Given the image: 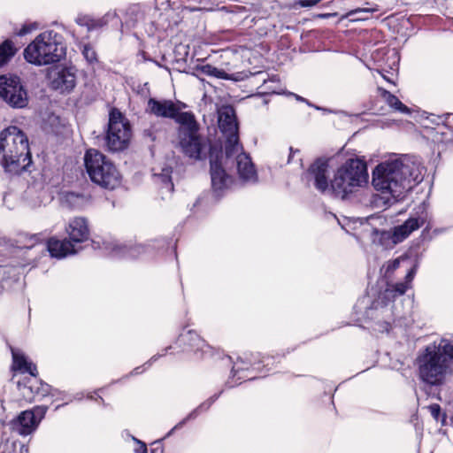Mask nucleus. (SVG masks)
<instances>
[{"label": "nucleus", "mask_w": 453, "mask_h": 453, "mask_svg": "<svg viewBox=\"0 0 453 453\" xmlns=\"http://www.w3.org/2000/svg\"><path fill=\"white\" fill-rule=\"evenodd\" d=\"M0 165L10 174H19L32 164L27 134L16 126L0 132Z\"/></svg>", "instance_id": "f03ea898"}, {"label": "nucleus", "mask_w": 453, "mask_h": 453, "mask_svg": "<svg viewBox=\"0 0 453 453\" xmlns=\"http://www.w3.org/2000/svg\"><path fill=\"white\" fill-rule=\"evenodd\" d=\"M292 153H293V149H292V148H290V156H289V157H288V163H289V162H290V159H291V157H292Z\"/></svg>", "instance_id": "49530a36"}, {"label": "nucleus", "mask_w": 453, "mask_h": 453, "mask_svg": "<svg viewBox=\"0 0 453 453\" xmlns=\"http://www.w3.org/2000/svg\"><path fill=\"white\" fill-rule=\"evenodd\" d=\"M334 15H336V14L335 13H333V14L327 13V14H324L323 17L328 18V17L334 16Z\"/></svg>", "instance_id": "a18cd8bd"}, {"label": "nucleus", "mask_w": 453, "mask_h": 453, "mask_svg": "<svg viewBox=\"0 0 453 453\" xmlns=\"http://www.w3.org/2000/svg\"><path fill=\"white\" fill-rule=\"evenodd\" d=\"M171 169L162 168L160 173L157 172L156 168H153V175L157 179V181L162 184V188L166 189L168 192L173 191V185L171 180Z\"/></svg>", "instance_id": "a878e982"}, {"label": "nucleus", "mask_w": 453, "mask_h": 453, "mask_svg": "<svg viewBox=\"0 0 453 453\" xmlns=\"http://www.w3.org/2000/svg\"><path fill=\"white\" fill-rule=\"evenodd\" d=\"M63 37L53 30L38 35L24 50L25 59L35 65L58 62L65 56Z\"/></svg>", "instance_id": "20e7f679"}, {"label": "nucleus", "mask_w": 453, "mask_h": 453, "mask_svg": "<svg viewBox=\"0 0 453 453\" xmlns=\"http://www.w3.org/2000/svg\"><path fill=\"white\" fill-rule=\"evenodd\" d=\"M327 171L328 163L324 159L317 160L309 169V173L314 178L315 187L322 192L326 190L331 191L327 181Z\"/></svg>", "instance_id": "6ab92c4d"}, {"label": "nucleus", "mask_w": 453, "mask_h": 453, "mask_svg": "<svg viewBox=\"0 0 453 453\" xmlns=\"http://www.w3.org/2000/svg\"><path fill=\"white\" fill-rule=\"evenodd\" d=\"M428 411L431 414V416L436 420L439 421L441 418V407L438 404H432L428 406Z\"/></svg>", "instance_id": "473e14b6"}, {"label": "nucleus", "mask_w": 453, "mask_h": 453, "mask_svg": "<svg viewBox=\"0 0 453 453\" xmlns=\"http://www.w3.org/2000/svg\"><path fill=\"white\" fill-rule=\"evenodd\" d=\"M132 133L128 120L117 109H112L109 114L108 129L105 136V145L110 151H121L127 148Z\"/></svg>", "instance_id": "1a4fd4ad"}, {"label": "nucleus", "mask_w": 453, "mask_h": 453, "mask_svg": "<svg viewBox=\"0 0 453 453\" xmlns=\"http://www.w3.org/2000/svg\"><path fill=\"white\" fill-rule=\"evenodd\" d=\"M19 453H28V448L25 445H21Z\"/></svg>", "instance_id": "79ce46f5"}, {"label": "nucleus", "mask_w": 453, "mask_h": 453, "mask_svg": "<svg viewBox=\"0 0 453 453\" xmlns=\"http://www.w3.org/2000/svg\"><path fill=\"white\" fill-rule=\"evenodd\" d=\"M367 165L359 158H349L334 173L330 181L332 193L345 199L368 183Z\"/></svg>", "instance_id": "39448f33"}, {"label": "nucleus", "mask_w": 453, "mask_h": 453, "mask_svg": "<svg viewBox=\"0 0 453 453\" xmlns=\"http://www.w3.org/2000/svg\"><path fill=\"white\" fill-rule=\"evenodd\" d=\"M148 111L157 117L173 119L178 124V118L184 112L171 100H156L150 98L148 101Z\"/></svg>", "instance_id": "f3484780"}, {"label": "nucleus", "mask_w": 453, "mask_h": 453, "mask_svg": "<svg viewBox=\"0 0 453 453\" xmlns=\"http://www.w3.org/2000/svg\"><path fill=\"white\" fill-rule=\"evenodd\" d=\"M47 250L51 257L62 258L67 255L75 254L78 249L71 240L60 241L56 238H50L47 242Z\"/></svg>", "instance_id": "412c9836"}, {"label": "nucleus", "mask_w": 453, "mask_h": 453, "mask_svg": "<svg viewBox=\"0 0 453 453\" xmlns=\"http://www.w3.org/2000/svg\"><path fill=\"white\" fill-rule=\"evenodd\" d=\"M239 369H243V367H239V366H237V367H236V365H234V366L233 367V372H237Z\"/></svg>", "instance_id": "c03bdc74"}, {"label": "nucleus", "mask_w": 453, "mask_h": 453, "mask_svg": "<svg viewBox=\"0 0 453 453\" xmlns=\"http://www.w3.org/2000/svg\"><path fill=\"white\" fill-rule=\"evenodd\" d=\"M177 142L180 151L192 159H200L203 150L205 149L199 133V124L192 112H183L178 118Z\"/></svg>", "instance_id": "0eeeda50"}, {"label": "nucleus", "mask_w": 453, "mask_h": 453, "mask_svg": "<svg viewBox=\"0 0 453 453\" xmlns=\"http://www.w3.org/2000/svg\"><path fill=\"white\" fill-rule=\"evenodd\" d=\"M46 411L47 407L45 406H37L32 411H22L11 422L12 430L20 435L32 434L37 428Z\"/></svg>", "instance_id": "f8f14e48"}, {"label": "nucleus", "mask_w": 453, "mask_h": 453, "mask_svg": "<svg viewBox=\"0 0 453 453\" xmlns=\"http://www.w3.org/2000/svg\"><path fill=\"white\" fill-rule=\"evenodd\" d=\"M374 11H376V10L375 9H369V8H357V9L350 11L347 14V17L353 16L355 14L361 13V12H365V13L373 12Z\"/></svg>", "instance_id": "4c0bfd02"}, {"label": "nucleus", "mask_w": 453, "mask_h": 453, "mask_svg": "<svg viewBox=\"0 0 453 453\" xmlns=\"http://www.w3.org/2000/svg\"><path fill=\"white\" fill-rule=\"evenodd\" d=\"M319 2L320 0H299L298 4L301 7H313Z\"/></svg>", "instance_id": "e433bc0d"}, {"label": "nucleus", "mask_w": 453, "mask_h": 453, "mask_svg": "<svg viewBox=\"0 0 453 453\" xmlns=\"http://www.w3.org/2000/svg\"><path fill=\"white\" fill-rule=\"evenodd\" d=\"M17 52V48L10 40L4 41L0 45V67L8 63Z\"/></svg>", "instance_id": "393cba45"}, {"label": "nucleus", "mask_w": 453, "mask_h": 453, "mask_svg": "<svg viewBox=\"0 0 453 453\" xmlns=\"http://www.w3.org/2000/svg\"><path fill=\"white\" fill-rule=\"evenodd\" d=\"M382 96L387 104L394 110L402 113H410L409 108L404 105L395 96L386 90H383Z\"/></svg>", "instance_id": "bb28decb"}, {"label": "nucleus", "mask_w": 453, "mask_h": 453, "mask_svg": "<svg viewBox=\"0 0 453 453\" xmlns=\"http://www.w3.org/2000/svg\"><path fill=\"white\" fill-rule=\"evenodd\" d=\"M86 171L90 180L105 189H115L121 184L122 176L116 165L105 155L89 149L84 156Z\"/></svg>", "instance_id": "423d86ee"}, {"label": "nucleus", "mask_w": 453, "mask_h": 453, "mask_svg": "<svg viewBox=\"0 0 453 453\" xmlns=\"http://www.w3.org/2000/svg\"><path fill=\"white\" fill-rule=\"evenodd\" d=\"M202 70H203V73H205L209 76L219 78V79L233 80V81H239V80L242 79V77H241V73L228 74L224 70L219 69L211 65H203Z\"/></svg>", "instance_id": "b1692460"}, {"label": "nucleus", "mask_w": 453, "mask_h": 453, "mask_svg": "<svg viewBox=\"0 0 453 453\" xmlns=\"http://www.w3.org/2000/svg\"><path fill=\"white\" fill-rule=\"evenodd\" d=\"M35 28H36V27H35V25L24 26V27L20 29V31H19V35H27V34L30 33L32 30H34V29H35Z\"/></svg>", "instance_id": "58836bf2"}, {"label": "nucleus", "mask_w": 453, "mask_h": 453, "mask_svg": "<svg viewBox=\"0 0 453 453\" xmlns=\"http://www.w3.org/2000/svg\"><path fill=\"white\" fill-rule=\"evenodd\" d=\"M224 164L229 169L234 168L239 179L245 183H256L257 173L251 157L243 150L241 142L225 148Z\"/></svg>", "instance_id": "6e6552de"}, {"label": "nucleus", "mask_w": 453, "mask_h": 453, "mask_svg": "<svg viewBox=\"0 0 453 453\" xmlns=\"http://www.w3.org/2000/svg\"><path fill=\"white\" fill-rule=\"evenodd\" d=\"M139 369H140L139 367H136V369L134 370V372H135L136 373H138V370H139Z\"/></svg>", "instance_id": "de8ad7c7"}, {"label": "nucleus", "mask_w": 453, "mask_h": 453, "mask_svg": "<svg viewBox=\"0 0 453 453\" xmlns=\"http://www.w3.org/2000/svg\"><path fill=\"white\" fill-rule=\"evenodd\" d=\"M238 362L254 365L256 364V357L253 353L245 354L243 357L238 358Z\"/></svg>", "instance_id": "f704fd0d"}, {"label": "nucleus", "mask_w": 453, "mask_h": 453, "mask_svg": "<svg viewBox=\"0 0 453 453\" xmlns=\"http://www.w3.org/2000/svg\"><path fill=\"white\" fill-rule=\"evenodd\" d=\"M189 334H190V335H191V338H193V336H195V337H196V340L197 341V343L196 344V348H197V349L202 348L203 341H202V340H200V339L198 338V336H197L196 334H191L190 332H189Z\"/></svg>", "instance_id": "a19ab883"}, {"label": "nucleus", "mask_w": 453, "mask_h": 453, "mask_svg": "<svg viewBox=\"0 0 453 453\" xmlns=\"http://www.w3.org/2000/svg\"><path fill=\"white\" fill-rule=\"evenodd\" d=\"M218 114L219 127L225 137L224 149L239 143V127L234 109L230 105H224L219 109Z\"/></svg>", "instance_id": "9b49d317"}, {"label": "nucleus", "mask_w": 453, "mask_h": 453, "mask_svg": "<svg viewBox=\"0 0 453 453\" xmlns=\"http://www.w3.org/2000/svg\"><path fill=\"white\" fill-rule=\"evenodd\" d=\"M50 86L61 93H69L76 86V71L73 67H65L53 72L50 75Z\"/></svg>", "instance_id": "2eb2a0df"}, {"label": "nucleus", "mask_w": 453, "mask_h": 453, "mask_svg": "<svg viewBox=\"0 0 453 453\" xmlns=\"http://www.w3.org/2000/svg\"><path fill=\"white\" fill-rule=\"evenodd\" d=\"M214 402L213 398H211L207 400L206 402L203 403L196 410L193 411L186 418H184L182 421H180L178 425H176L168 434H171L172 432L179 427H181L188 419L194 418L196 415L199 410H207L211 405V403Z\"/></svg>", "instance_id": "7c9ffc66"}, {"label": "nucleus", "mask_w": 453, "mask_h": 453, "mask_svg": "<svg viewBox=\"0 0 453 453\" xmlns=\"http://www.w3.org/2000/svg\"><path fill=\"white\" fill-rule=\"evenodd\" d=\"M422 167L412 157L403 155L380 163L372 173V185L381 195L373 197L377 208H386L403 192L422 180Z\"/></svg>", "instance_id": "f257e3e1"}, {"label": "nucleus", "mask_w": 453, "mask_h": 453, "mask_svg": "<svg viewBox=\"0 0 453 453\" xmlns=\"http://www.w3.org/2000/svg\"><path fill=\"white\" fill-rule=\"evenodd\" d=\"M376 234H379V241L381 243V245L385 246L386 248H392L397 243L394 242V230L391 231H382L378 232L376 231Z\"/></svg>", "instance_id": "c756f323"}, {"label": "nucleus", "mask_w": 453, "mask_h": 453, "mask_svg": "<svg viewBox=\"0 0 453 453\" xmlns=\"http://www.w3.org/2000/svg\"><path fill=\"white\" fill-rule=\"evenodd\" d=\"M133 440L136 442L137 447L134 449L135 453H147L146 444L140 440L133 438Z\"/></svg>", "instance_id": "c9c22d12"}, {"label": "nucleus", "mask_w": 453, "mask_h": 453, "mask_svg": "<svg viewBox=\"0 0 453 453\" xmlns=\"http://www.w3.org/2000/svg\"><path fill=\"white\" fill-rule=\"evenodd\" d=\"M104 246L108 254L115 257L127 256L136 257L144 250L143 247L140 245L127 248L126 245H121L117 241L113 240L104 241Z\"/></svg>", "instance_id": "4be33fe9"}, {"label": "nucleus", "mask_w": 453, "mask_h": 453, "mask_svg": "<svg viewBox=\"0 0 453 453\" xmlns=\"http://www.w3.org/2000/svg\"><path fill=\"white\" fill-rule=\"evenodd\" d=\"M226 169L224 164V157L220 160L214 159L212 153L211 154V177L212 188L215 190L221 191L227 188L233 182L232 177L226 173Z\"/></svg>", "instance_id": "dca6fc26"}, {"label": "nucleus", "mask_w": 453, "mask_h": 453, "mask_svg": "<svg viewBox=\"0 0 453 453\" xmlns=\"http://www.w3.org/2000/svg\"><path fill=\"white\" fill-rule=\"evenodd\" d=\"M18 389L22 398L29 403L44 397L50 392V387L39 381L36 377L26 378L24 382H19Z\"/></svg>", "instance_id": "4468645a"}, {"label": "nucleus", "mask_w": 453, "mask_h": 453, "mask_svg": "<svg viewBox=\"0 0 453 453\" xmlns=\"http://www.w3.org/2000/svg\"><path fill=\"white\" fill-rule=\"evenodd\" d=\"M12 273H13L12 277L14 280H17L19 278L15 269L7 266H0V291L8 284V279Z\"/></svg>", "instance_id": "cd10ccee"}, {"label": "nucleus", "mask_w": 453, "mask_h": 453, "mask_svg": "<svg viewBox=\"0 0 453 453\" xmlns=\"http://www.w3.org/2000/svg\"><path fill=\"white\" fill-rule=\"evenodd\" d=\"M82 55L86 58V60L89 63H94L96 61V53L95 50L88 44H85L82 47Z\"/></svg>", "instance_id": "2f4dec72"}, {"label": "nucleus", "mask_w": 453, "mask_h": 453, "mask_svg": "<svg viewBox=\"0 0 453 453\" xmlns=\"http://www.w3.org/2000/svg\"><path fill=\"white\" fill-rule=\"evenodd\" d=\"M426 222V216L410 217L403 224L395 226L394 242L400 243L404 241L412 232L418 230Z\"/></svg>", "instance_id": "a211bd4d"}, {"label": "nucleus", "mask_w": 453, "mask_h": 453, "mask_svg": "<svg viewBox=\"0 0 453 453\" xmlns=\"http://www.w3.org/2000/svg\"><path fill=\"white\" fill-rule=\"evenodd\" d=\"M12 354L13 359V370L27 372L31 375V377H36V366L33 363L29 362L21 351L12 349Z\"/></svg>", "instance_id": "5701e85b"}, {"label": "nucleus", "mask_w": 453, "mask_h": 453, "mask_svg": "<svg viewBox=\"0 0 453 453\" xmlns=\"http://www.w3.org/2000/svg\"><path fill=\"white\" fill-rule=\"evenodd\" d=\"M66 232L74 244L87 241L89 236V229L86 219L79 217L70 220Z\"/></svg>", "instance_id": "aec40b11"}, {"label": "nucleus", "mask_w": 453, "mask_h": 453, "mask_svg": "<svg viewBox=\"0 0 453 453\" xmlns=\"http://www.w3.org/2000/svg\"><path fill=\"white\" fill-rule=\"evenodd\" d=\"M291 95H293L297 101L306 102V100L303 97H302V96H300L298 95H296V94H293V93H291Z\"/></svg>", "instance_id": "37998d69"}, {"label": "nucleus", "mask_w": 453, "mask_h": 453, "mask_svg": "<svg viewBox=\"0 0 453 453\" xmlns=\"http://www.w3.org/2000/svg\"><path fill=\"white\" fill-rule=\"evenodd\" d=\"M421 380L431 385L442 383L451 375L453 364V343L441 339L426 346L418 358Z\"/></svg>", "instance_id": "7ed1b4c3"}, {"label": "nucleus", "mask_w": 453, "mask_h": 453, "mask_svg": "<svg viewBox=\"0 0 453 453\" xmlns=\"http://www.w3.org/2000/svg\"><path fill=\"white\" fill-rule=\"evenodd\" d=\"M35 28H36V27H35V25L24 26V27L20 29V31H19V35H27V34L30 33L32 30H34V29H35Z\"/></svg>", "instance_id": "ea45409f"}, {"label": "nucleus", "mask_w": 453, "mask_h": 453, "mask_svg": "<svg viewBox=\"0 0 453 453\" xmlns=\"http://www.w3.org/2000/svg\"><path fill=\"white\" fill-rule=\"evenodd\" d=\"M416 274V266L412 267L405 276L404 282L388 285L374 302L375 308L387 306L397 296H403L411 287V281Z\"/></svg>", "instance_id": "ddd939ff"}, {"label": "nucleus", "mask_w": 453, "mask_h": 453, "mask_svg": "<svg viewBox=\"0 0 453 453\" xmlns=\"http://www.w3.org/2000/svg\"><path fill=\"white\" fill-rule=\"evenodd\" d=\"M406 258L405 256H401L392 261H388L381 267V273H383L385 276H389L400 266L401 262Z\"/></svg>", "instance_id": "c85d7f7f"}, {"label": "nucleus", "mask_w": 453, "mask_h": 453, "mask_svg": "<svg viewBox=\"0 0 453 453\" xmlns=\"http://www.w3.org/2000/svg\"><path fill=\"white\" fill-rule=\"evenodd\" d=\"M67 201L70 203H75L74 206H80L81 203L84 201V196L76 195L74 193H70L67 195Z\"/></svg>", "instance_id": "72a5a7b5"}, {"label": "nucleus", "mask_w": 453, "mask_h": 453, "mask_svg": "<svg viewBox=\"0 0 453 453\" xmlns=\"http://www.w3.org/2000/svg\"><path fill=\"white\" fill-rule=\"evenodd\" d=\"M0 98L13 109L26 108L29 103L27 90L20 78L10 73L0 76Z\"/></svg>", "instance_id": "9d476101"}]
</instances>
